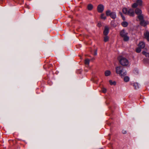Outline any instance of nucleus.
<instances>
[{
    "label": "nucleus",
    "instance_id": "nucleus-5",
    "mask_svg": "<svg viewBox=\"0 0 149 149\" xmlns=\"http://www.w3.org/2000/svg\"><path fill=\"white\" fill-rule=\"evenodd\" d=\"M127 15L130 16H134V9L130 8L128 10Z\"/></svg>",
    "mask_w": 149,
    "mask_h": 149
},
{
    "label": "nucleus",
    "instance_id": "nucleus-15",
    "mask_svg": "<svg viewBox=\"0 0 149 149\" xmlns=\"http://www.w3.org/2000/svg\"><path fill=\"white\" fill-rule=\"evenodd\" d=\"M111 73V72L109 70L106 71L104 72L105 75L106 76H109Z\"/></svg>",
    "mask_w": 149,
    "mask_h": 149
},
{
    "label": "nucleus",
    "instance_id": "nucleus-24",
    "mask_svg": "<svg viewBox=\"0 0 149 149\" xmlns=\"http://www.w3.org/2000/svg\"><path fill=\"white\" fill-rule=\"evenodd\" d=\"M111 12L109 10H108L106 12V14L107 16H110L111 14Z\"/></svg>",
    "mask_w": 149,
    "mask_h": 149
},
{
    "label": "nucleus",
    "instance_id": "nucleus-18",
    "mask_svg": "<svg viewBox=\"0 0 149 149\" xmlns=\"http://www.w3.org/2000/svg\"><path fill=\"white\" fill-rule=\"evenodd\" d=\"M128 24L126 22H123L122 23V25L124 27H126L128 25Z\"/></svg>",
    "mask_w": 149,
    "mask_h": 149
},
{
    "label": "nucleus",
    "instance_id": "nucleus-19",
    "mask_svg": "<svg viewBox=\"0 0 149 149\" xmlns=\"http://www.w3.org/2000/svg\"><path fill=\"white\" fill-rule=\"evenodd\" d=\"M124 80L125 81L127 82L129 80V78L128 76H125L124 78Z\"/></svg>",
    "mask_w": 149,
    "mask_h": 149
},
{
    "label": "nucleus",
    "instance_id": "nucleus-6",
    "mask_svg": "<svg viewBox=\"0 0 149 149\" xmlns=\"http://www.w3.org/2000/svg\"><path fill=\"white\" fill-rule=\"evenodd\" d=\"M97 9L98 12L102 13L104 10V6L101 4H100L98 6Z\"/></svg>",
    "mask_w": 149,
    "mask_h": 149
},
{
    "label": "nucleus",
    "instance_id": "nucleus-11",
    "mask_svg": "<svg viewBox=\"0 0 149 149\" xmlns=\"http://www.w3.org/2000/svg\"><path fill=\"white\" fill-rule=\"evenodd\" d=\"M139 46L140 48H143L145 47V44L144 42H141L139 43Z\"/></svg>",
    "mask_w": 149,
    "mask_h": 149
},
{
    "label": "nucleus",
    "instance_id": "nucleus-30",
    "mask_svg": "<svg viewBox=\"0 0 149 149\" xmlns=\"http://www.w3.org/2000/svg\"><path fill=\"white\" fill-rule=\"evenodd\" d=\"M122 18H123V19L124 20H125V17H122Z\"/></svg>",
    "mask_w": 149,
    "mask_h": 149
},
{
    "label": "nucleus",
    "instance_id": "nucleus-22",
    "mask_svg": "<svg viewBox=\"0 0 149 149\" xmlns=\"http://www.w3.org/2000/svg\"><path fill=\"white\" fill-rule=\"evenodd\" d=\"M101 19L105 20L106 19V17L104 14H102L101 15Z\"/></svg>",
    "mask_w": 149,
    "mask_h": 149
},
{
    "label": "nucleus",
    "instance_id": "nucleus-9",
    "mask_svg": "<svg viewBox=\"0 0 149 149\" xmlns=\"http://www.w3.org/2000/svg\"><path fill=\"white\" fill-rule=\"evenodd\" d=\"M109 29L108 27L105 26V27L104 29L103 32L104 34V35L107 36L109 33Z\"/></svg>",
    "mask_w": 149,
    "mask_h": 149
},
{
    "label": "nucleus",
    "instance_id": "nucleus-29",
    "mask_svg": "<svg viewBox=\"0 0 149 149\" xmlns=\"http://www.w3.org/2000/svg\"><path fill=\"white\" fill-rule=\"evenodd\" d=\"M122 133L123 134H126L127 133L126 131L125 130H123L122 131Z\"/></svg>",
    "mask_w": 149,
    "mask_h": 149
},
{
    "label": "nucleus",
    "instance_id": "nucleus-14",
    "mask_svg": "<svg viewBox=\"0 0 149 149\" xmlns=\"http://www.w3.org/2000/svg\"><path fill=\"white\" fill-rule=\"evenodd\" d=\"M93 8V6L91 4H90L88 5L87 6V9L89 10H91Z\"/></svg>",
    "mask_w": 149,
    "mask_h": 149
},
{
    "label": "nucleus",
    "instance_id": "nucleus-23",
    "mask_svg": "<svg viewBox=\"0 0 149 149\" xmlns=\"http://www.w3.org/2000/svg\"><path fill=\"white\" fill-rule=\"evenodd\" d=\"M90 62L89 60L87 59H86L85 61V63L86 65H89Z\"/></svg>",
    "mask_w": 149,
    "mask_h": 149
},
{
    "label": "nucleus",
    "instance_id": "nucleus-26",
    "mask_svg": "<svg viewBox=\"0 0 149 149\" xmlns=\"http://www.w3.org/2000/svg\"><path fill=\"white\" fill-rule=\"evenodd\" d=\"M141 48L140 47L137 48L136 49V52L137 53H139L141 51Z\"/></svg>",
    "mask_w": 149,
    "mask_h": 149
},
{
    "label": "nucleus",
    "instance_id": "nucleus-20",
    "mask_svg": "<svg viewBox=\"0 0 149 149\" xmlns=\"http://www.w3.org/2000/svg\"><path fill=\"white\" fill-rule=\"evenodd\" d=\"M143 54L145 55L146 57H149V53L146 52H142Z\"/></svg>",
    "mask_w": 149,
    "mask_h": 149
},
{
    "label": "nucleus",
    "instance_id": "nucleus-17",
    "mask_svg": "<svg viewBox=\"0 0 149 149\" xmlns=\"http://www.w3.org/2000/svg\"><path fill=\"white\" fill-rule=\"evenodd\" d=\"M128 10L126 8H124L123 9V13L127 15Z\"/></svg>",
    "mask_w": 149,
    "mask_h": 149
},
{
    "label": "nucleus",
    "instance_id": "nucleus-2",
    "mask_svg": "<svg viewBox=\"0 0 149 149\" xmlns=\"http://www.w3.org/2000/svg\"><path fill=\"white\" fill-rule=\"evenodd\" d=\"M118 60L120 63L123 66H127L130 65L128 60L125 57L121 56L119 57L118 58Z\"/></svg>",
    "mask_w": 149,
    "mask_h": 149
},
{
    "label": "nucleus",
    "instance_id": "nucleus-13",
    "mask_svg": "<svg viewBox=\"0 0 149 149\" xmlns=\"http://www.w3.org/2000/svg\"><path fill=\"white\" fill-rule=\"evenodd\" d=\"M133 86L135 89H137L139 88V85L137 83H134L133 84Z\"/></svg>",
    "mask_w": 149,
    "mask_h": 149
},
{
    "label": "nucleus",
    "instance_id": "nucleus-16",
    "mask_svg": "<svg viewBox=\"0 0 149 149\" xmlns=\"http://www.w3.org/2000/svg\"><path fill=\"white\" fill-rule=\"evenodd\" d=\"M138 18L139 19V20H140V22H141V21L144 20L143 19V16L141 14L140 15H138Z\"/></svg>",
    "mask_w": 149,
    "mask_h": 149
},
{
    "label": "nucleus",
    "instance_id": "nucleus-8",
    "mask_svg": "<svg viewBox=\"0 0 149 149\" xmlns=\"http://www.w3.org/2000/svg\"><path fill=\"white\" fill-rule=\"evenodd\" d=\"M149 23V22L147 21H145L144 20L141 21L140 22V24L143 26H145L147 25Z\"/></svg>",
    "mask_w": 149,
    "mask_h": 149
},
{
    "label": "nucleus",
    "instance_id": "nucleus-10",
    "mask_svg": "<svg viewBox=\"0 0 149 149\" xmlns=\"http://www.w3.org/2000/svg\"><path fill=\"white\" fill-rule=\"evenodd\" d=\"M135 12L138 15H140L142 13L141 10L139 8H136L135 9Z\"/></svg>",
    "mask_w": 149,
    "mask_h": 149
},
{
    "label": "nucleus",
    "instance_id": "nucleus-3",
    "mask_svg": "<svg viewBox=\"0 0 149 149\" xmlns=\"http://www.w3.org/2000/svg\"><path fill=\"white\" fill-rule=\"evenodd\" d=\"M127 33L124 30H122L120 31V34L121 36L123 38L124 41H127L129 40V38L127 36Z\"/></svg>",
    "mask_w": 149,
    "mask_h": 149
},
{
    "label": "nucleus",
    "instance_id": "nucleus-12",
    "mask_svg": "<svg viewBox=\"0 0 149 149\" xmlns=\"http://www.w3.org/2000/svg\"><path fill=\"white\" fill-rule=\"evenodd\" d=\"M110 16L111 18L113 19H115L116 17V13H115V12H111V14Z\"/></svg>",
    "mask_w": 149,
    "mask_h": 149
},
{
    "label": "nucleus",
    "instance_id": "nucleus-1",
    "mask_svg": "<svg viewBox=\"0 0 149 149\" xmlns=\"http://www.w3.org/2000/svg\"><path fill=\"white\" fill-rule=\"evenodd\" d=\"M116 73L119 74L122 77L126 75V71L122 66H119L116 67Z\"/></svg>",
    "mask_w": 149,
    "mask_h": 149
},
{
    "label": "nucleus",
    "instance_id": "nucleus-7",
    "mask_svg": "<svg viewBox=\"0 0 149 149\" xmlns=\"http://www.w3.org/2000/svg\"><path fill=\"white\" fill-rule=\"evenodd\" d=\"M144 38L149 41V32L148 31H146L144 33Z\"/></svg>",
    "mask_w": 149,
    "mask_h": 149
},
{
    "label": "nucleus",
    "instance_id": "nucleus-4",
    "mask_svg": "<svg viewBox=\"0 0 149 149\" xmlns=\"http://www.w3.org/2000/svg\"><path fill=\"white\" fill-rule=\"evenodd\" d=\"M143 2L142 0H136L135 2L132 5V7L133 8H136L138 6H142L143 5Z\"/></svg>",
    "mask_w": 149,
    "mask_h": 149
},
{
    "label": "nucleus",
    "instance_id": "nucleus-27",
    "mask_svg": "<svg viewBox=\"0 0 149 149\" xmlns=\"http://www.w3.org/2000/svg\"><path fill=\"white\" fill-rule=\"evenodd\" d=\"M102 91L103 93H105L107 92V89L105 88H102Z\"/></svg>",
    "mask_w": 149,
    "mask_h": 149
},
{
    "label": "nucleus",
    "instance_id": "nucleus-25",
    "mask_svg": "<svg viewBox=\"0 0 149 149\" xmlns=\"http://www.w3.org/2000/svg\"><path fill=\"white\" fill-rule=\"evenodd\" d=\"M109 39V38L108 36H106L104 38V41L106 42L108 41Z\"/></svg>",
    "mask_w": 149,
    "mask_h": 149
},
{
    "label": "nucleus",
    "instance_id": "nucleus-21",
    "mask_svg": "<svg viewBox=\"0 0 149 149\" xmlns=\"http://www.w3.org/2000/svg\"><path fill=\"white\" fill-rule=\"evenodd\" d=\"M109 82L110 84L112 85H115L116 84V82L115 81H112L111 80H110L109 81Z\"/></svg>",
    "mask_w": 149,
    "mask_h": 149
},
{
    "label": "nucleus",
    "instance_id": "nucleus-28",
    "mask_svg": "<svg viewBox=\"0 0 149 149\" xmlns=\"http://www.w3.org/2000/svg\"><path fill=\"white\" fill-rule=\"evenodd\" d=\"M97 50H96L95 51V52H94V55H97Z\"/></svg>",
    "mask_w": 149,
    "mask_h": 149
}]
</instances>
